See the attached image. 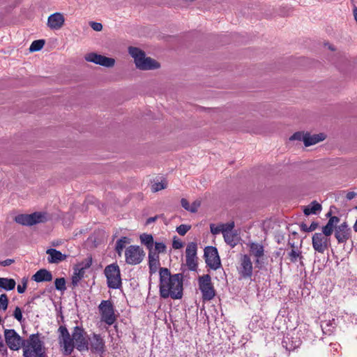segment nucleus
I'll use <instances>...</instances> for the list:
<instances>
[{
    "instance_id": "obj_11",
    "label": "nucleus",
    "mask_w": 357,
    "mask_h": 357,
    "mask_svg": "<svg viewBox=\"0 0 357 357\" xmlns=\"http://www.w3.org/2000/svg\"><path fill=\"white\" fill-rule=\"evenodd\" d=\"M312 245L316 252L323 254L330 245V238L321 233H314L312 238Z\"/></svg>"
},
{
    "instance_id": "obj_32",
    "label": "nucleus",
    "mask_w": 357,
    "mask_h": 357,
    "mask_svg": "<svg viewBox=\"0 0 357 357\" xmlns=\"http://www.w3.org/2000/svg\"><path fill=\"white\" fill-rule=\"evenodd\" d=\"M54 284L56 290L64 291L66 289V280L64 278H56L54 281Z\"/></svg>"
},
{
    "instance_id": "obj_56",
    "label": "nucleus",
    "mask_w": 357,
    "mask_h": 357,
    "mask_svg": "<svg viewBox=\"0 0 357 357\" xmlns=\"http://www.w3.org/2000/svg\"><path fill=\"white\" fill-rule=\"evenodd\" d=\"M353 14H354V20H356V22L357 23V8L356 7H355L354 8Z\"/></svg>"
},
{
    "instance_id": "obj_27",
    "label": "nucleus",
    "mask_w": 357,
    "mask_h": 357,
    "mask_svg": "<svg viewBox=\"0 0 357 357\" xmlns=\"http://www.w3.org/2000/svg\"><path fill=\"white\" fill-rule=\"evenodd\" d=\"M225 241L231 247H234L238 243V236L234 231L223 234Z\"/></svg>"
},
{
    "instance_id": "obj_58",
    "label": "nucleus",
    "mask_w": 357,
    "mask_h": 357,
    "mask_svg": "<svg viewBox=\"0 0 357 357\" xmlns=\"http://www.w3.org/2000/svg\"><path fill=\"white\" fill-rule=\"evenodd\" d=\"M289 245L291 246V249H294V248H296L294 245V243L289 242Z\"/></svg>"
},
{
    "instance_id": "obj_7",
    "label": "nucleus",
    "mask_w": 357,
    "mask_h": 357,
    "mask_svg": "<svg viewBox=\"0 0 357 357\" xmlns=\"http://www.w3.org/2000/svg\"><path fill=\"white\" fill-rule=\"evenodd\" d=\"M15 221L22 225L32 226L47 221L46 213L35 212L31 214H20L15 218Z\"/></svg>"
},
{
    "instance_id": "obj_51",
    "label": "nucleus",
    "mask_w": 357,
    "mask_h": 357,
    "mask_svg": "<svg viewBox=\"0 0 357 357\" xmlns=\"http://www.w3.org/2000/svg\"><path fill=\"white\" fill-rule=\"evenodd\" d=\"M319 227V223L317 222H312L311 225L309 226L308 231L310 232L314 231Z\"/></svg>"
},
{
    "instance_id": "obj_42",
    "label": "nucleus",
    "mask_w": 357,
    "mask_h": 357,
    "mask_svg": "<svg viewBox=\"0 0 357 357\" xmlns=\"http://www.w3.org/2000/svg\"><path fill=\"white\" fill-rule=\"evenodd\" d=\"M183 246V242L175 236L173 239L172 247L174 249H181Z\"/></svg>"
},
{
    "instance_id": "obj_49",
    "label": "nucleus",
    "mask_w": 357,
    "mask_h": 357,
    "mask_svg": "<svg viewBox=\"0 0 357 357\" xmlns=\"http://www.w3.org/2000/svg\"><path fill=\"white\" fill-rule=\"evenodd\" d=\"M200 206V203L197 202H195L192 203V204L190 206V212L191 213H195L197 211V208Z\"/></svg>"
},
{
    "instance_id": "obj_30",
    "label": "nucleus",
    "mask_w": 357,
    "mask_h": 357,
    "mask_svg": "<svg viewBox=\"0 0 357 357\" xmlns=\"http://www.w3.org/2000/svg\"><path fill=\"white\" fill-rule=\"evenodd\" d=\"M84 268H79L77 271H75L72 277V284L73 287L77 286L79 282L84 277Z\"/></svg>"
},
{
    "instance_id": "obj_8",
    "label": "nucleus",
    "mask_w": 357,
    "mask_h": 357,
    "mask_svg": "<svg viewBox=\"0 0 357 357\" xmlns=\"http://www.w3.org/2000/svg\"><path fill=\"white\" fill-rule=\"evenodd\" d=\"M199 289L202 294L204 301H211L215 295V291L211 282V278L208 274L200 276L198 280Z\"/></svg>"
},
{
    "instance_id": "obj_4",
    "label": "nucleus",
    "mask_w": 357,
    "mask_h": 357,
    "mask_svg": "<svg viewBox=\"0 0 357 357\" xmlns=\"http://www.w3.org/2000/svg\"><path fill=\"white\" fill-rule=\"evenodd\" d=\"M128 52L134 59L137 68L141 70H155L160 68V63L151 57H146L145 52L138 47H129Z\"/></svg>"
},
{
    "instance_id": "obj_17",
    "label": "nucleus",
    "mask_w": 357,
    "mask_h": 357,
    "mask_svg": "<svg viewBox=\"0 0 357 357\" xmlns=\"http://www.w3.org/2000/svg\"><path fill=\"white\" fill-rule=\"evenodd\" d=\"M250 252L252 255H253L255 258V264L258 268L261 267V259L264 255V246L258 243H249Z\"/></svg>"
},
{
    "instance_id": "obj_48",
    "label": "nucleus",
    "mask_w": 357,
    "mask_h": 357,
    "mask_svg": "<svg viewBox=\"0 0 357 357\" xmlns=\"http://www.w3.org/2000/svg\"><path fill=\"white\" fill-rule=\"evenodd\" d=\"M181 204L183 208H184L185 210L190 211V204L188 201L186 199L182 198L181 200Z\"/></svg>"
},
{
    "instance_id": "obj_34",
    "label": "nucleus",
    "mask_w": 357,
    "mask_h": 357,
    "mask_svg": "<svg viewBox=\"0 0 357 357\" xmlns=\"http://www.w3.org/2000/svg\"><path fill=\"white\" fill-rule=\"evenodd\" d=\"M197 258H185L186 266L188 269L192 271H195L197 268Z\"/></svg>"
},
{
    "instance_id": "obj_60",
    "label": "nucleus",
    "mask_w": 357,
    "mask_h": 357,
    "mask_svg": "<svg viewBox=\"0 0 357 357\" xmlns=\"http://www.w3.org/2000/svg\"><path fill=\"white\" fill-rule=\"evenodd\" d=\"M355 208L357 209V206H356Z\"/></svg>"
},
{
    "instance_id": "obj_37",
    "label": "nucleus",
    "mask_w": 357,
    "mask_h": 357,
    "mask_svg": "<svg viewBox=\"0 0 357 357\" xmlns=\"http://www.w3.org/2000/svg\"><path fill=\"white\" fill-rule=\"evenodd\" d=\"M155 252L156 254L165 253L166 252V245L163 242H155Z\"/></svg>"
},
{
    "instance_id": "obj_15",
    "label": "nucleus",
    "mask_w": 357,
    "mask_h": 357,
    "mask_svg": "<svg viewBox=\"0 0 357 357\" xmlns=\"http://www.w3.org/2000/svg\"><path fill=\"white\" fill-rule=\"evenodd\" d=\"M252 263L250 257L244 255L241 257L238 273L242 278H250L252 275Z\"/></svg>"
},
{
    "instance_id": "obj_39",
    "label": "nucleus",
    "mask_w": 357,
    "mask_h": 357,
    "mask_svg": "<svg viewBox=\"0 0 357 357\" xmlns=\"http://www.w3.org/2000/svg\"><path fill=\"white\" fill-rule=\"evenodd\" d=\"M222 234H225L226 232H232L234 228V222H231L227 224H222Z\"/></svg>"
},
{
    "instance_id": "obj_20",
    "label": "nucleus",
    "mask_w": 357,
    "mask_h": 357,
    "mask_svg": "<svg viewBox=\"0 0 357 357\" xmlns=\"http://www.w3.org/2000/svg\"><path fill=\"white\" fill-rule=\"evenodd\" d=\"M326 135L324 133L311 135L310 133L306 132L305 137H304V145L307 147L324 141Z\"/></svg>"
},
{
    "instance_id": "obj_40",
    "label": "nucleus",
    "mask_w": 357,
    "mask_h": 357,
    "mask_svg": "<svg viewBox=\"0 0 357 357\" xmlns=\"http://www.w3.org/2000/svg\"><path fill=\"white\" fill-rule=\"evenodd\" d=\"M304 137H305V133L303 132H296L294 133L290 137V141L298 140L303 141L304 142Z\"/></svg>"
},
{
    "instance_id": "obj_16",
    "label": "nucleus",
    "mask_w": 357,
    "mask_h": 357,
    "mask_svg": "<svg viewBox=\"0 0 357 357\" xmlns=\"http://www.w3.org/2000/svg\"><path fill=\"white\" fill-rule=\"evenodd\" d=\"M65 17L61 13H54L48 17L47 25L52 30H59L64 24Z\"/></svg>"
},
{
    "instance_id": "obj_5",
    "label": "nucleus",
    "mask_w": 357,
    "mask_h": 357,
    "mask_svg": "<svg viewBox=\"0 0 357 357\" xmlns=\"http://www.w3.org/2000/svg\"><path fill=\"white\" fill-rule=\"evenodd\" d=\"M105 275L107 278V287L110 289H119L121 287L120 268L116 264H112L105 268Z\"/></svg>"
},
{
    "instance_id": "obj_3",
    "label": "nucleus",
    "mask_w": 357,
    "mask_h": 357,
    "mask_svg": "<svg viewBox=\"0 0 357 357\" xmlns=\"http://www.w3.org/2000/svg\"><path fill=\"white\" fill-rule=\"evenodd\" d=\"M160 296L162 298L170 297L172 299H181L183 296L182 273L172 275L167 268H160Z\"/></svg>"
},
{
    "instance_id": "obj_38",
    "label": "nucleus",
    "mask_w": 357,
    "mask_h": 357,
    "mask_svg": "<svg viewBox=\"0 0 357 357\" xmlns=\"http://www.w3.org/2000/svg\"><path fill=\"white\" fill-rule=\"evenodd\" d=\"M190 229V225L183 224L177 227L176 230L178 234L181 236H184Z\"/></svg>"
},
{
    "instance_id": "obj_21",
    "label": "nucleus",
    "mask_w": 357,
    "mask_h": 357,
    "mask_svg": "<svg viewBox=\"0 0 357 357\" xmlns=\"http://www.w3.org/2000/svg\"><path fill=\"white\" fill-rule=\"evenodd\" d=\"M52 278V273L44 268L40 269L32 276V280L36 282H50Z\"/></svg>"
},
{
    "instance_id": "obj_1",
    "label": "nucleus",
    "mask_w": 357,
    "mask_h": 357,
    "mask_svg": "<svg viewBox=\"0 0 357 357\" xmlns=\"http://www.w3.org/2000/svg\"><path fill=\"white\" fill-rule=\"evenodd\" d=\"M5 342L12 351L23 349V357H45L46 349L40 340L39 333L31 334L26 340L23 339L14 329H5Z\"/></svg>"
},
{
    "instance_id": "obj_9",
    "label": "nucleus",
    "mask_w": 357,
    "mask_h": 357,
    "mask_svg": "<svg viewBox=\"0 0 357 357\" xmlns=\"http://www.w3.org/2000/svg\"><path fill=\"white\" fill-rule=\"evenodd\" d=\"M144 256V251L137 245H130L126 248L125 252L126 261L131 265L141 263Z\"/></svg>"
},
{
    "instance_id": "obj_41",
    "label": "nucleus",
    "mask_w": 357,
    "mask_h": 357,
    "mask_svg": "<svg viewBox=\"0 0 357 357\" xmlns=\"http://www.w3.org/2000/svg\"><path fill=\"white\" fill-rule=\"evenodd\" d=\"M13 317L20 322L22 320V313L20 307H16L13 312Z\"/></svg>"
},
{
    "instance_id": "obj_24",
    "label": "nucleus",
    "mask_w": 357,
    "mask_h": 357,
    "mask_svg": "<svg viewBox=\"0 0 357 357\" xmlns=\"http://www.w3.org/2000/svg\"><path fill=\"white\" fill-rule=\"evenodd\" d=\"M321 205L317 202L313 201L310 205L305 208L303 212L305 215H309L310 214H317L318 212L321 211Z\"/></svg>"
},
{
    "instance_id": "obj_47",
    "label": "nucleus",
    "mask_w": 357,
    "mask_h": 357,
    "mask_svg": "<svg viewBox=\"0 0 357 357\" xmlns=\"http://www.w3.org/2000/svg\"><path fill=\"white\" fill-rule=\"evenodd\" d=\"M340 219L337 216H331L329 218L328 223L331 225L333 227H335V225L336 224H337L340 222Z\"/></svg>"
},
{
    "instance_id": "obj_2",
    "label": "nucleus",
    "mask_w": 357,
    "mask_h": 357,
    "mask_svg": "<svg viewBox=\"0 0 357 357\" xmlns=\"http://www.w3.org/2000/svg\"><path fill=\"white\" fill-rule=\"evenodd\" d=\"M58 333L59 344L64 356L71 355L75 348L79 351L89 350V340L82 327H74L70 335L66 326L61 325L58 328Z\"/></svg>"
},
{
    "instance_id": "obj_46",
    "label": "nucleus",
    "mask_w": 357,
    "mask_h": 357,
    "mask_svg": "<svg viewBox=\"0 0 357 357\" xmlns=\"http://www.w3.org/2000/svg\"><path fill=\"white\" fill-rule=\"evenodd\" d=\"M90 26L94 31H100L102 29V25L99 22H90Z\"/></svg>"
},
{
    "instance_id": "obj_10",
    "label": "nucleus",
    "mask_w": 357,
    "mask_h": 357,
    "mask_svg": "<svg viewBox=\"0 0 357 357\" xmlns=\"http://www.w3.org/2000/svg\"><path fill=\"white\" fill-rule=\"evenodd\" d=\"M205 262L213 270H217L221 266L220 259L218 249L213 246H207L204 249Z\"/></svg>"
},
{
    "instance_id": "obj_6",
    "label": "nucleus",
    "mask_w": 357,
    "mask_h": 357,
    "mask_svg": "<svg viewBox=\"0 0 357 357\" xmlns=\"http://www.w3.org/2000/svg\"><path fill=\"white\" fill-rule=\"evenodd\" d=\"M101 321L109 326L112 325L116 320L114 313V306L111 300H103L98 305Z\"/></svg>"
},
{
    "instance_id": "obj_23",
    "label": "nucleus",
    "mask_w": 357,
    "mask_h": 357,
    "mask_svg": "<svg viewBox=\"0 0 357 357\" xmlns=\"http://www.w3.org/2000/svg\"><path fill=\"white\" fill-rule=\"evenodd\" d=\"M289 261L291 263H296L297 261L300 262L301 266H303V256L302 255V252L299 250L298 248H294L291 251L288 253Z\"/></svg>"
},
{
    "instance_id": "obj_13",
    "label": "nucleus",
    "mask_w": 357,
    "mask_h": 357,
    "mask_svg": "<svg viewBox=\"0 0 357 357\" xmlns=\"http://www.w3.org/2000/svg\"><path fill=\"white\" fill-rule=\"evenodd\" d=\"M87 61L98 64L100 66L111 68L115 64V59L113 58L107 57L103 55L98 54L96 53H89L85 56Z\"/></svg>"
},
{
    "instance_id": "obj_14",
    "label": "nucleus",
    "mask_w": 357,
    "mask_h": 357,
    "mask_svg": "<svg viewBox=\"0 0 357 357\" xmlns=\"http://www.w3.org/2000/svg\"><path fill=\"white\" fill-rule=\"evenodd\" d=\"M89 349L92 353L102 354L105 351V343L100 335L93 333L89 339Z\"/></svg>"
},
{
    "instance_id": "obj_35",
    "label": "nucleus",
    "mask_w": 357,
    "mask_h": 357,
    "mask_svg": "<svg viewBox=\"0 0 357 357\" xmlns=\"http://www.w3.org/2000/svg\"><path fill=\"white\" fill-rule=\"evenodd\" d=\"M167 186V182L165 180H162L160 182L155 183L152 185V191L158 192L159 190L165 189Z\"/></svg>"
},
{
    "instance_id": "obj_36",
    "label": "nucleus",
    "mask_w": 357,
    "mask_h": 357,
    "mask_svg": "<svg viewBox=\"0 0 357 357\" xmlns=\"http://www.w3.org/2000/svg\"><path fill=\"white\" fill-rule=\"evenodd\" d=\"M8 305V298L6 294H2L0 296V310H6Z\"/></svg>"
},
{
    "instance_id": "obj_50",
    "label": "nucleus",
    "mask_w": 357,
    "mask_h": 357,
    "mask_svg": "<svg viewBox=\"0 0 357 357\" xmlns=\"http://www.w3.org/2000/svg\"><path fill=\"white\" fill-rule=\"evenodd\" d=\"M14 262V259H7L4 261H0V264L3 266H8L11 265Z\"/></svg>"
},
{
    "instance_id": "obj_12",
    "label": "nucleus",
    "mask_w": 357,
    "mask_h": 357,
    "mask_svg": "<svg viewBox=\"0 0 357 357\" xmlns=\"http://www.w3.org/2000/svg\"><path fill=\"white\" fill-rule=\"evenodd\" d=\"M335 237L339 244L346 243L351 238V230L347 222L335 227Z\"/></svg>"
},
{
    "instance_id": "obj_45",
    "label": "nucleus",
    "mask_w": 357,
    "mask_h": 357,
    "mask_svg": "<svg viewBox=\"0 0 357 357\" xmlns=\"http://www.w3.org/2000/svg\"><path fill=\"white\" fill-rule=\"evenodd\" d=\"M92 264V257H87L84 261H83L82 262V268H84V269H86L88 268H89Z\"/></svg>"
},
{
    "instance_id": "obj_18",
    "label": "nucleus",
    "mask_w": 357,
    "mask_h": 357,
    "mask_svg": "<svg viewBox=\"0 0 357 357\" xmlns=\"http://www.w3.org/2000/svg\"><path fill=\"white\" fill-rule=\"evenodd\" d=\"M46 253L49 255L47 261L51 264H58L65 260L67 257L66 255L62 254L60 251L54 248L47 249Z\"/></svg>"
},
{
    "instance_id": "obj_31",
    "label": "nucleus",
    "mask_w": 357,
    "mask_h": 357,
    "mask_svg": "<svg viewBox=\"0 0 357 357\" xmlns=\"http://www.w3.org/2000/svg\"><path fill=\"white\" fill-rule=\"evenodd\" d=\"M45 43V40H36L30 45L29 51L31 52L39 51L43 47Z\"/></svg>"
},
{
    "instance_id": "obj_26",
    "label": "nucleus",
    "mask_w": 357,
    "mask_h": 357,
    "mask_svg": "<svg viewBox=\"0 0 357 357\" xmlns=\"http://www.w3.org/2000/svg\"><path fill=\"white\" fill-rule=\"evenodd\" d=\"M141 243L144 245L149 252L153 251V237L151 234H142L140 235Z\"/></svg>"
},
{
    "instance_id": "obj_59",
    "label": "nucleus",
    "mask_w": 357,
    "mask_h": 357,
    "mask_svg": "<svg viewBox=\"0 0 357 357\" xmlns=\"http://www.w3.org/2000/svg\"><path fill=\"white\" fill-rule=\"evenodd\" d=\"M331 212H328V213L326 214V216H327V217H330V218H331Z\"/></svg>"
},
{
    "instance_id": "obj_28",
    "label": "nucleus",
    "mask_w": 357,
    "mask_h": 357,
    "mask_svg": "<svg viewBox=\"0 0 357 357\" xmlns=\"http://www.w3.org/2000/svg\"><path fill=\"white\" fill-rule=\"evenodd\" d=\"M197 245L196 243H189L185 249V258L197 257Z\"/></svg>"
},
{
    "instance_id": "obj_52",
    "label": "nucleus",
    "mask_w": 357,
    "mask_h": 357,
    "mask_svg": "<svg viewBox=\"0 0 357 357\" xmlns=\"http://www.w3.org/2000/svg\"><path fill=\"white\" fill-rule=\"evenodd\" d=\"M356 196V192H354V191H351V192H349L347 195H346V198L348 199V200H351L352 199H354L355 197Z\"/></svg>"
},
{
    "instance_id": "obj_55",
    "label": "nucleus",
    "mask_w": 357,
    "mask_h": 357,
    "mask_svg": "<svg viewBox=\"0 0 357 357\" xmlns=\"http://www.w3.org/2000/svg\"><path fill=\"white\" fill-rule=\"evenodd\" d=\"M40 297V296L38 295H36V296H34L33 297H32L31 298H30L27 303L28 305H30L31 303H34V301L35 299L36 298H38Z\"/></svg>"
},
{
    "instance_id": "obj_53",
    "label": "nucleus",
    "mask_w": 357,
    "mask_h": 357,
    "mask_svg": "<svg viewBox=\"0 0 357 357\" xmlns=\"http://www.w3.org/2000/svg\"><path fill=\"white\" fill-rule=\"evenodd\" d=\"M300 227H301V230L302 231H304V232H310L308 231L309 229V227H307V225L304 223V222H302L301 225H300Z\"/></svg>"
},
{
    "instance_id": "obj_19",
    "label": "nucleus",
    "mask_w": 357,
    "mask_h": 357,
    "mask_svg": "<svg viewBox=\"0 0 357 357\" xmlns=\"http://www.w3.org/2000/svg\"><path fill=\"white\" fill-rule=\"evenodd\" d=\"M282 344V347L286 349V350L291 351L299 347L301 344V341L298 337L294 338V337H289L288 335L283 338Z\"/></svg>"
},
{
    "instance_id": "obj_22",
    "label": "nucleus",
    "mask_w": 357,
    "mask_h": 357,
    "mask_svg": "<svg viewBox=\"0 0 357 357\" xmlns=\"http://www.w3.org/2000/svg\"><path fill=\"white\" fill-rule=\"evenodd\" d=\"M159 266L160 261L158 255L153 253V251L149 252V266L150 273H155Z\"/></svg>"
},
{
    "instance_id": "obj_33",
    "label": "nucleus",
    "mask_w": 357,
    "mask_h": 357,
    "mask_svg": "<svg viewBox=\"0 0 357 357\" xmlns=\"http://www.w3.org/2000/svg\"><path fill=\"white\" fill-rule=\"evenodd\" d=\"M335 227H333L327 222L326 225L322 227V232L321 234H324V236L329 238L333 232L335 231Z\"/></svg>"
},
{
    "instance_id": "obj_25",
    "label": "nucleus",
    "mask_w": 357,
    "mask_h": 357,
    "mask_svg": "<svg viewBox=\"0 0 357 357\" xmlns=\"http://www.w3.org/2000/svg\"><path fill=\"white\" fill-rule=\"evenodd\" d=\"M16 282L14 279L0 278V288L6 291H11L15 289Z\"/></svg>"
},
{
    "instance_id": "obj_44",
    "label": "nucleus",
    "mask_w": 357,
    "mask_h": 357,
    "mask_svg": "<svg viewBox=\"0 0 357 357\" xmlns=\"http://www.w3.org/2000/svg\"><path fill=\"white\" fill-rule=\"evenodd\" d=\"M26 285H27V280L25 278H23L22 285L19 284L17 286V292L19 294H23L26 289Z\"/></svg>"
},
{
    "instance_id": "obj_43",
    "label": "nucleus",
    "mask_w": 357,
    "mask_h": 357,
    "mask_svg": "<svg viewBox=\"0 0 357 357\" xmlns=\"http://www.w3.org/2000/svg\"><path fill=\"white\" fill-rule=\"evenodd\" d=\"M210 229H211V232L214 235L222 232L221 225H220L218 226H215L214 224H211L210 225Z\"/></svg>"
},
{
    "instance_id": "obj_54",
    "label": "nucleus",
    "mask_w": 357,
    "mask_h": 357,
    "mask_svg": "<svg viewBox=\"0 0 357 357\" xmlns=\"http://www.w3.org/2000/svg\"><path fill=\"white\" fill-rule=\"evenodd\" d=\"M158 215H155L154 217H151V218H149L147 220H146V225H150L151 224L152 222H154L157 219H158Z\"/></svg>"
},
{
    "instance_id": "obj_29",
    "label": "nucleus",
    "mask_w": 357,
    "mask_h": 357,
    "mask_svg": "<svg viewBox=\"0 0 357 357\" xmlns=\"http://www.w3.org/2000/svg\"><path fill=\"white\" fill-rule=\"evenodd\" d=\"M129 243L130 239L126 236L121 237L116 241L115 250L119 256H121L123 250L126 247V245Z\"/></svg>"
},
{
    "instance_id": "obj_57",
    "label": "nucleus",
    "mask_w": 357,
    "mask_h": 357,
    "mask_svg": "<svg viewBox=\"0 0 357 357\" xmlns=\"http://www.w3.org/2000/svg\"><path fill=\"white\" fill-rule=\"evenodd\" d=\"M282 249H280L278 251L275 252V256L280 257L282 255Z\"/></svg>"
}]
</instances>
